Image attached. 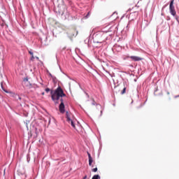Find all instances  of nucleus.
<instances>
[{
	"mask_svg": "<svg viewBox=\"0 0 179 179\" xmlns=\"http://www.w3.org/2000/svg\"><path fill=\"white\" fill-rule=\"evenodd\" d=\"M50 94H51V99H52V101L59 100L60 97H62V98L66 97V94H65V93H64V90H62V88L60 86H59L55 90V92L51 90Z\"/></svg>",
	"mask_w": 179,
	"mask_h": 179,
	"instance_id": "obj_1",
	"label": "nucleus"
},
{
	"mask_svg": "<svg viewBox=\"0 0 179 179\" xmlns=\"http://www.w3.org/2000/svg\"><path fill=\"white\" fill-rule=\"evenodd\" d=\"M93 38L95 40L96 43H101L104 38V32L102 31H99L93 34Z\"/></svg>",
	"mask_w": 179,
	"mask_h": 179,
	"instance_id": "obj_2",
	"label": "nucleus"
},
{
	"mask_svg": "<svg viewBox=\"0 0 179 179\" xmlns=\"http://www.w3.org/2000/svg\"><path fill=\"white\" fill-rule=\"evenodd\" d=\"M169 13L173 17H176V15H177V12L176 11V7H174V0H171L169 4Z\"/></svg>",
	"mask_w": 179,
	"mask_h": 179,
	"instance_id": "obj_3",
	"label": "nucleus"
},
{
	"mask_svg": "<svg viewBox=\"0 0 179 179\" xmlns=\"http://www.w3.org/2000/svg\"><path fill=\"white\" fill-rule=\"evenodd\" d=\"M60 104L59 106V110L62 114H64L65 113V104L64 103V99H60Z\"/></svg>",
	"mask_w": 179,
	"mask_h": 179,
	"instance_id": "obj_4",
	"label": "nucleus"
},
{
	"mask_svg": "<svg viewBox=\"0 0 179 179\" xmlns=\"http://www.w3.org/2000/svg\"><path fill=\"white\" fill-rule=\"evenodd\" d=\"M127 58H130V59H132V61H134L135 62H138L139 61H142L143 58L138 57V56H127Z\"/></svg>",
	"mask_w": 179,
	"mask_h": 179,
	"instance_id": "obj_5",
	"label": "nucleus"
},
{
	"mask_svg": "<svg viewBox=\"0 0 179 179\" xmlns=\"http://www.w3.org/2000/svg\"><path fill=\"white\" fill-rule=\"evenodd\" d=\"M88 159H89V166H92V164L93 163V158H92V155L89 152H87Z\"/></svg>",
	"mask_w": 179,
	"mask_h": 179,
	"instance_id": "obj_6",
	"label": "nucleus"
},
{
	"mask_svg": "<svg viewBox=\"0 0 179 179\" xmlns=\"http://www.w3.org/2000/svg\"><path fill=\"white\" fill-rule=\"evenodd\" d=\"M1 87L2 90L5 92V93H12L11 92L6 90L5 89V87H3V82L1 83Z\"/></svg>",
	"mask_w": 179,
	"mask_h": 179,
	"instance_id": "obj_7",
	"label": "nucleus"
},
{
	"mask_svg": "<svg viewBox=\"0 0 179 179\" xmlns=\"http://www.w3.org/2000/svg\"><path fill=\"white\" fill-rule=\"evenodd\" d=\"M125 85H127V83H124V88L120 92L121 94H125L127 93V87H125Z\"/></svg>",
	"mask_w": 179,
	"mask_h": 179,
	"instance_id": "obj_8",
	"label": "nucleus"
},
{
	"mask_svg": "<svg viewBox=\"0 0 179 179\" xmlns=\"http://www.w3.org/2000/svg\"><path fill=\"white\" fill-rule=\"evenodd\" d=\"M66 117L67 121H71V116L69 115V113L68 111L66 112Z\"/></svg>",
	"mask_w": 179,
	"mask_h": 179,
	"instance_id": "obj_9",
	"label": "nucleus"
},
{
	"mask_svg": "<svg viewBox=\"0 0 179 179\" xmlns=\"http://www.w3.org/2000/svg\"><path fill=\"white\" fill-rule=\"evenodd\" d=\"M67 122L70 123L73 128H75V123L73 122V120L71 119V120H67Z\"/></svg>",
	"mask_w": 179,
	"mask_h": 179,
	"instance_id": "obj_10",
	"label": "nucleus"
},
{
	"mask_svg": "<svg viewBox=\"0 0 179 179\" xmlns=\"http://www.w3.org/2000/svg\"><path fill=\"white\" fill-rule=\"evenodd\" d=\"M167 6V4L163 6L162 8V16H164V13H163L164 11V8Z\"/></svg>",
	"mask_w": 179,
	"mask_h": 179,
	"instance_id": "obj_11",
	"label": "nucleus"
},
{
	"mask_svg": "<svg viewBox=\"0 0 179 179\" xmlns=\"http://www.w3.org/2000/svg\"><path fill=\"white\" fill-rule=\"evenodd\" d=\"M92 106H99V107H101L100 104H98L97 103H96V101H94V99H92Z\"/></svg>",
	"mask_w": 179,
	"mask_h": 179,
	"instance_id": "obj_12",
	"label": "nucleus"
},
{
	"mask_svg": "<svg viewBox=\"0 0 179 179\" xmlns=\"http://www.w3.org/2000/svg\"><path fill=\"white\" fill-rule=\"evenodd\" d=\"M92 179H101L100 175H94Z\"/></svg>",
	"mask_w": 179,
	"mask_h": 179,
	"instance_id": "obj_13",
	"label": "nucleus"
},
{
	"mask_svg": "<svg viewBox=\"0 0 179 179\" xmlns=\"http://www.w3.org/2000/svg\"><path fill=\"white\" fill-rule=\"evenodd\" d=\"M134 15L135 16H138V12H134V13H131L129 15V17H132V16H134Z\"/></svg>",
	"mask_w": 179,
	"mask_h": 179,
	"instance_id": "obj_14",
	"label": "nucleus"
},
{
	"mask_svg": "<svg viewBox=\"0 0 179 179\" xmlns=\"http://www.w3.org/2000/svg\"><path fill=\"white\" fill-rule=\"evenodd\" d=\"M13 97L15 99V100H19V94H13Z\"/></svg>",
	"mask_w": 179,
	"mask_h": 179,
	"instance_id": "obj_15",
	"label": "nucleus"
},
{
	"mask_svg": "<svg viewBox=\"0 0 179 179\" xmlns=\"http://www.w3.org/2000/svg\"><path fill=\"white\" fill-rule=\"evenodd\" d=\"M97 170H98L97 167H96V168L92 169V171H93L94 173H96V172H97Z\"/></svg>",
	"mask_w": 179,
	"mask_h": 179,
	"instance_id": "obj_16",
	"label": "nucleus"
},
{
	"mask_svg": "<svg viewBox=\"0 0 179 179\" xmlns=\"http://www.w3.org/2000/svg\"><path fill=\"white\" fill-rule=\"evenodd\" d=\"M90 16V12H88L87 14L85 15V18L87 19Z\"/></svg>",
	"mask_w": 179,
	"mask_h": 179,
	"instance_id": "obj_17",
	"label": "nucleus"
},
{
	"mask_svg": "<svg viewBox=\"0 0 179 179\" xmlns=\"http://www.w3.org/2000/svg\"><path fill=\"white\" fill-rule=\"evenodd\" d=\"M85 94H86L87 99H89L90 97V96L89 95V94H87V92H86L85 91H84Z\"/></svg>",
	"mask_w": 179,
	"mask_h": 179,
	"instance_id": "obj_18",
	"label": "nucleus"
},
{
	"mask_svg": "<svg viewBox=\"0 0 179 179\" xmlns=\"http://www.w3.org/2000/svg\"><path fill=\"white\" fill-rule=\"evenodd\" d=\"M45 91L46 92V93H48V92H50L51 90L50 88H46Z\"/></svg>",
	"mask_w": 179,
	"mask_h": 179,
	"instance_id": "obj_19",
	"label": "nucleus"
},
{
	"mask_svg": "<svg viewBox=\"0 0 179 179\" xmlns=\"http://www.w3.org/2000/svg\"><path fill=\"white\" fill-rule=\"evenodd\" d=\"M49 76H50L51 78H55V76H52V74H51V73H48Z\"/></svg>",
	"mask_w": 179,
	"mask_h": 179,
	"instance_id": "obj_20",
	"label": "nucleus"
},
{
	"mask_svg": "<svg viewBox=\"0 0 179 179\" xmlns=\"http://www.w3.org/2000/svg\"><path fill=\"white\" fill-rule=\"evenodd\" d=\"M53 101H54L55 104H56V105H57V104H59V102H58V100Z\"/></svg>",
	"mask_w": 179,
	"mask_h": 179,
	"instance_id": "obj_21",
	"label": "nucleus"
},
{
	"mask_svg": "<svg viewBox=\"0 0 179 179\" xmlns=\"http://www.w3.org/2000/svg\"><path fill=\"white\" fill-rule=\"evenodd\" d=\"M34 58H35V57H34V55H31V61H33V60L34 59Z\"/></svg>",
	"mask_w": 179,
	"mask_h": 179,
	"instance_id": "obj_22",
	"label": "nucleus"
},
{
	"mask_svg": "<svg viewBox=\"0 0 179 179\" xmlns=\"http://www.w3.org/2000/svg\"><path fill=\"white\" fill-rule=\"evenodd\" d=\"M175 18H176V20H177V22H178V16H177V15H176Z\"/></svg>",
	"mask_w": 179,
	"mask_h": 179,
	"instance_id": "obj_23",
	"label": "nucleus"
},
{
	"mask_svg": "<svg viewBox=\"0 0 179 179\" xmlns=\"http://www.w3.org/2000/svg\"><path fill=\"white\" fill-rule=\"evenodd\" d=\"M24 82H29V79L26 78L25 79H24Z\"/></svg>",
	"mask_w": 179,
	"mask_h": 179,
	"instance_id": "obj_24",
	"label": "nucleus"
},
{
	"mask_svg": "<svg viewBox=\"0 0 179 179\" xmlns=\"http://www.w3.org/2000/svg\"><path fill=\"white\" fill-rule=\"evenodd\" d=\"M29 53L30 54V55H33V52L31 50H29Z\"/></svg>",
	"mask_w": 179,
	"mask_h": 179,
	"instance_id": "obj_25",
	"label": "nucleus"
},
{
	"mask_svg": "<svg viewBox=\"0 0 179 179\" xmlns=\"http://www.w3.org/2000/svg\"><path fill=\"white\" fill-rule=\"evenodd\" d=\"M36 59H37L38 61L40 60V58H38V57H35Z\"/></svg>",
	"mask_w": 179,
	"mask_h": 179,
	"instance_id": "obj_26",
	"label": "nucleus"
},
{
	"mask_svg": "<svg viewBox=\"0 0 179 179\" xmlns=\"http://www.w3.org/2000/svg\"><path fill=\"white\" fill-rule=\"evenodd\" d=\"M171 20V18H170V17H167V18H166V20Z\"/></svg>",
	"mask_w": 179,
	"mask_h": 179,
	"instance_id": "obj_27",
	"label": "nucleus"
},
{
	"mask_svg": "<svg viewBox=\"0 0 179 179\" xmlns=\"http://www.w3.org/2000/svg\"><path fill=\"white\" fill-rule=\"evenodd\" d=\"M86 178H87V176H85L83 178V179H86Z\"/></svg>",
	"mask_w": 179,
	"mask_h": 179,
	"instance_id": "obj_28",
	"label": "nucleus"
},
{
	"mask_svg": "<svg viewBox=\"0 0 179 179\" xmlns=\"http://www.w3.org/2000/svg\"><path fill=\"white\" fill-rule=\"evenodd\" d=\"M18 100H22V97L19 96Z\"/></svg>",
	"mask_w": 179,
	"mask_h": 179,
	"instance_id": "obj_29",
	"label": "nucleus"
},
{
	"mask_svg": "<svg viewBox=\"0 0 179 179\" xmlns=\"http://www.w3.org/2000/svg\"><path fill=\"white\" fill-rule=\"evenodd\" d=\"M52 79H53V80H55V79H57V78L56 77L52 78Z\"/></svg>",
	"mask_w": 179,
	"mask_h": 179,
	"instance_id": "obj_30",
	"label": "nucleus"
},
{
	"mask_svg": "<svg viewBox=\"0 0 179 179\" xmlns=\"http://www.w3.org/2000/svg\"><path fill=\"white\" fill-rule=\"evenodd\" d=\"M103 114V110H101V115Z\"/></svg>",
	"mask_w": 179,
	"mask_h": 179,
	"instance_id": "obj_31",
	"label": "nucleus"
},
{
	"mask_svg": "<svg viewBox=\"0 0 179 179\" xmlns=\"http://www.w3.org/2000/svg\"><path fill=\"white\" fill-rule=\"evenodd\" d=\"M47 73H50V71L48 70V71H47Z\"/></svg>",
	"mask_w": 179,
	"mask_h": 179,
	"instance_id": "obj_32",
	"label": "nucleus"
},
{
	"mask_svg": "<svg viewBox=\"0 0 179 179\" xmlns=\"http://www.w3.org/2000/svg\"><path fill=\"white\" fill-rule=\"evenodd\" d=\"M113 15H115V13H113Z\"/></svg>",
	"mask_w": 179,
	"mask_h": 179,
	"instance_id": "obj_33",
	"label": "nucleus"
},
{
	"mask_svg": "<svg viewBox=\"0 0 179 179\" xmlns=\"http://www.w3.org/2000/svg\"><path fill=\"white\" fill-rule=\"evenodd\" d=\"M128 26H129V24H128V25L127 26V27H128Z\"/></svg>",
	"mask_w": 179,
	"mask_h": 179,
	"instance_id": "obj_34",
	"label": "nucleus"
},
{
	"mask_svg": "<svg viewBox=\"0 0 179 179\" xmlns=\"http://www.w3.org/2000/svg\"><path fill=\"white\" fill-rule=\"evenodd\" d=\"M42 94H44V92H43Z\"/></svg>",
	"mask_w": 179,
	"mask_h": 179,
	"instance_id": "obj_35",
	"label": "nucleus"
},
{
	"mask_svg": "<svg viewBox=\"0 0 179 179\" xmlns=\"http://www.w3.org/2000/svg\"><path fill=\"white\" fill-rule=\"evenodd\" d=\"M178 97H179V95H178Z\"/></svg>",
	"mask_w": 179,
	"mask_h": 179,
	"instance_id": "obj_36",
	"label": "nucleus"
}]
</instances>
